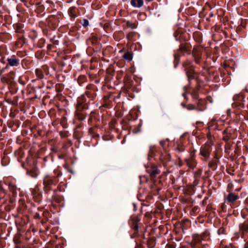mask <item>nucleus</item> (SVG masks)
<instances>
[{"instance_id": "obj_9", "label": "nucleus", "mask_w": 248, "mask_h": 248, "mask_svg": "<svg viewBox=\"0 0 248 248\" xmlns=\"http://www.w3.org/2000/svg\"><path fill=\"white\" fill-rule=\"evenodd\" d=\"M187 166L189 168L193 169L197 165V161L194 155H192L190 158L185 159Z\"/></svg>"}, {"instance_id": "obj_54", "label": "nucleus", "mask_w": 248, "mask_h": 248, "mask_svg": "<svg viewBox=\"0 0 248 248\" xmlns=\"http://www.w3.org/2000/svg\"><path fill=\"white\" fill-rule=\"evenodd\" d=\"M52 47V45L49 44L47 45V47L48 50H50Z\"/></svg>"}, {"instance_id": "obj_61", "label": "nucleus", "mask_w": 248, "mask_h": 248, "mask_svg": "<svg viewBox=\"0 0 248 248\" xmlns=\"http://www.w3.org/2000/svg\"><path fill=\"white\" fill-rule=\"evenodd\" d=\"M199 40H198V39H197V41L200 42V41H201V39H200V34H199Z\"/></svg>"}, {"instance_id": "obj_3", "label": "nucleus", "mask_w": 248, "mask_h": 248, "mask_svg": "<svg viewBox=\"0 0 248 248\" xmlns=\"http://www.w3.org/2000/svg\"><path fill=\"white\" fill-rule=\"evenodd\" d=\"M213 145L212 142L209 141H206L201 147L199 155L202 156V160L206 161L209 158Z\"/></svg>"}, {"instance_id": "obj_31", "label": "nucleus", "mask_w": 248, "mask_h": 248, "mask_svg": "<svg viewBox=\"0 0 248 248\" xmlns=\"http://www.w3.org/2000/svg\"><path fill=\"white\" fill-rule=\"evenodd\" d=\"M156 243L154 239H149L147 241V245L149 248H153L155 246Z\"/></svg>"}, {"instance_id": "obj_11", "label": "nucleus", "mask_w": 248, "mask_h": 248, "mask_svg": "<svg viewBox=\"0 0 248 248\" xmlns=\"http://www.w3.org/2000/svg\"><path fill=\"white\" fill-rule=\"evenodd\" d=\"M230 131V128L228 127L226 128L222 132V140L225 142L228 141L231 138V134Z\"/></svg>"}, {"instance_id": "obj_6", "label": "nucleus", "mask_w": 248, "mask_h": 248, "mask_svg": "<svg viewBox=\"0 0 248 248\" xmlns=\"http://www.w3.org/2000/svg\"><path fill=\"white\" fill-rule=\"evenodd\" d=\"M202 49L199 46L194 47L192 50V56L196 63H199L202 58Z\"/></svg>"}, {"instance_id": "obj_35", "label": "nucleus", "mask_w": 248, "mask_h": 248, "mask_svg": "<svg viewBox=\"0 0 248 248\" xmlns=\"http://www.w3.org/2000/svg\"><path fill=\"white\" fill-rule=\"evenodd\" d=\"M226 228L223 227H220L217 231V233L219 235L226 234Z\"/></svg>"}, {"instance_id": "obj_22", "label": "nucleus", "mask_w": 248, "mask_h": 248, "mask_svg": "<svg viewBox=\"0 0 248 248\" xmlns=\"http://www.w3.org/2000/svg\"><path fill=\"white\" fill-rule=\"evenodd\" d=\"M51 200L53 202H55L57 203H60L62 201V197L60 195H57V193H53V195L51 198Z\"/></svg>"}, {"instance_id": "obj_55", "label": "nucleus", "mask_w": 248, "mask_h": 248, "mask_svg": "<svg viewBox=\"0 0 248 248\" xmlns=\"http://www.w3.org/2000/svg\"><path fill=\"white\" fill-rule=\"evenodd\" d=\"M0 62L3 63H5V62L4 61V58H2L1 59H0Z\"/></svg>"}, {"instance_id": "obj_57", "label": "nucleus", "mask_w": 248, "mask_h": 248, "mask_svg": "<svg viewBox=\"0 0 248 248\" xmlns=\"http://www.w3.org/2000/svg\"><path fill=\"white\" fill-rule=\"evenodd\" d=\"M58 43H59V41H57V40L53 42V44H54V45H58Z\"/></svg>"}, {"instance_id": "obj_33", "label": "nucleus", "mask_w": 248, "mask_h": 248, "mask_svg": "<svg viewBox=\"0 0 248 248\" xmlns=\"http://www.w3.org/2000/svg\"><path fill=\"white\" fill-rule=\"evenodd\" d=\"M86 80V77L85 75H80L78 78V82L79 85L82 84Z\"/></svg>"}, {"instance_id": "obj_8", "label": "nucleus", "mask_w": 248, "mask_h": 248, "mask_svg": "<svg viewBox=\"0 0 248 248\" xmlns=\"http://www.w3.org/2000/svg\"><path fill=\"white\" fill-rule=\"evenodd\" d=\"M76 108L77 111H83L84 109L88 108V105L84 103L83 99L80 98L77 101Z\"/></svg>"}, {"instance_id": "obj_53", "label": "nucleus", "mask_w": 248, "mask_h": 248, "mask_svg": "<svg viewBox=\"0 0 248 248\" xmlns=\"http://www.w3.org/2000/svg\"><path fill=\"white\" fill-rule=\"evenodd\" d=\"M166 159H167V161H170V155H169V154H167V155H166Z\"/></svg>"}, {"instance_id": "obj_19", "label": "nucleus", "mask_w": 248, "mask_h": 248, "mask_svg": "<svg viewBox=\"0 0 248 248\" xmlns=\"http://www.w3.org/2000/svg\"><path fill=\"white\" fill-rule=\"evenodd\" d=\"M131 4L133 7L140 8L143 5V0H131Z\"/></svg>"}, {"instance_id": "obj_14", "label": "nucleus", "mask_w": 248, "mask_h": 248, "mask_svg": "<svg viewBox=\"0 0 248 248\" xmlns=\"http://www.w3.org/2000/svg\"><path fill=\"white\" fill-rule=\"evenodd\" d=\"M9 190L12 192L13 196H16L17 194V187L13 182H10L8 184Z\"/></svg>"}, {"instance_id": "obj_58", "label": "nucleus", "mask_w": 248, "mask_h": 248, "mask_svg": "<svg viewBox=\"0 0 248 248\" xmlns=\"http://www.w3.org/2000/svg\"><path fill=\"white\" fill-rule=\"evenodd\" d=\"M244 248H248V243H247L245 245Z\"/></svg>"}, {"instance_id": "obj_50", "label": "nucleus", "mask_w": 248, "mask_h": 248, "mask_svg": "<svg viewBox=\"0 0 248 248\" xmlns=\"http://www.w3.org/2000/svg\"><path fill=\"white\" fill-rule=\"evenodd\" d=\"M187 109L189 110L193 109L195 108V107L192 105H188L187 107Z\"/></svg>"}, {"instance_id": "obj_23", "label": "nucleus", "mask_w": 248, "mask_h": 248, "mask_svg": "<svg viewBox=\"0 0 248 248\" xmlns=\"http://www.w3.org/2000/svg\"><path fill=\"white\" fill-rule=\"evenodd\" d=\"M27 174L32 178H36L38 175V171L36 169H32L27 171Z\"/></svg>"}, {"instance_id": "obj_34", "label": "nucleus", "mask_w": 248, "mask_h": 248, "mask_svg": "<svg viewBox=\"0 0 248 248\" xmlns=\"http://www.w3.org/2000/svg\"><path fill=\"white\" fill-rule=\"evenodd\" d=\"M94 127H92L89 128V134L92 136L93 138L98 137H99L98 134H95L94 131Z\"/></svg>"}, {"instance_id": "obj_45", "label": "nucleus", "mask_w": 248, "mask_h": 248, "mask_svg": "<svg viewBox=\"0 0 248 248\" xmlns=\"http://www.w3.org/2000/svg\"><path fill=\"white\" fill-rule=\"evenodd\" d=\"M223 248H238V247L233 244H230L228 245L225 246Z\"/></svg>"}, {"instance_id": "obj_51", "label": "nucleus", "mask_w": 248, "mask_h": 248, "mask_svg": "<svg viewBox=\"0 0 248 248\" xmlns=\"http://www.w3.org/2000/svg\"><path fill=\"white\" fill-rule=\"evenodd\" d=\"M97 41V38L95 36H93L92 38V41L93 43H96Z\"/></svg>"}, {"instance_id": "obj_17", "label": "nucleus", "mask_w": 248, "mask_h": 248, "mask_svg": "<svg viewBox=\"0 0 248 248\" xmlns=\"http://www.w3.org/2000/svg\"><path fill=\"white\" fill-rule=\"evenodd\" d=\"M147 171L152 177H155L158 173V171L155 166H152L147 170Z\"/></svg>"}, {"instance_id": "obj_25", "label": "nucleus", "mask_w": 248, "mask_h": 248, "mask_svg": "<svg viewBox=\"0 0 248 248\" xmlns=\"http://www.w3.org/2000/svg\"><path fill=\"white\" fill-rule=\"evenodd\" d=\"M68 14L70 16L73 18H76L77 16L76 14V8L75 7H71L68 10Z\"/></svg>"}, {"instance_id": "obj_1", "label": "nucleus", "mask_w": 248, "mask_h": 248, "mask_svg": "<svg viewBox=\"0 0 248 248\" xmlns=\"http://www.w3.org/2000/svg\"><path fill=\"white\" fill-rule=\"evenodd\" d=\"M210 239V233L208 230H205L201 234H194L192 236L191 246L193 248H202L201 246L205 247L206 244H202V241L208 240Z\"/></svg>"}, {"instance_id": "obj_32", "label": "nucleus", "mask_w": 248, "mask_h": 248, "mask_svg": "<svg viewBox=\"0 0 248 248\" xmlns=\"http://www.w3.org/2000/svg\"><path fill=\"white\" fill-rule=\"evenodd\" d=\"M53 172L55 175V176L53 177L54 178H56V179H59V178L62 175V171L58 169H55Z\"/></svg>"}, {"instance_id": "obj_24", "label": "nucleus", "mask_w": 248, "mask_h": 248, "mask_svg": "<svg viewBox=\"0 0 248 248\" xmlns=\"http://www.w3.org/2000/svg\"><path fill=\"white\" fill-rule=\"evenodd\" d=\"M64 184L63 182H61L59 184L57 188L53 190V193L56 194L57 192H62L64 191Z\"/></svg>"}, {"instance_id": "obj_49", "label": "nucleus", "mask_w": 248, "mask_h": 248, "mask_svg": "<svg viewBox=\"0 0 248 248\" xmlns=\"http://www.w3.org/2000/svg\"><path fill=\"white\" fill-rule=\"evenodd\" d=\"M131 228L134 230L137 231L138 230L139 226H138V225L137 224V223H134L133 225H132Z\"/></svg>"}, {"instance_id": "obj_12", "label": "nucleus", "mask_w": 248, "mask_h": 248, "mask_svg": "<svg viewBox=\"0 0 248 248\" xmlns=\"http://www.w3.org/2000/svg\"><path fill=\"white\" fill-rule=\"evenodd\" d=\"M179 49L183 53H190V47L187 44H181L179 46Z\"/></svg>"}, {"instance_id": "obj_28", "label": "nucleus", "mask_w": 248, "mask_h": 248, "mask_svg": "<svg viewBox=\"0 0 248 248\" xmlns=\"http://www.w3.org/2000/svg\"><path fill=\"white\" fill-rule=\"evenodd\" d=\"M123 57L124 60L127 61H131L133 59V55L132 53L127 52L124 54Z\"/></svg>"}, {"instance_id": "obj_36", "label": "nucleus", "mask_w": 248, "mask_h": 248, "mask_svg": "<svg viewBox=\"0 0 248 248\" xmlns=\"http://www.w3.org/2000/svg\"><path fill=\"white\" fill-rule=\"evenodd\" d=\"M135 35V32H130L128 33L126 35V38L129 41H132L133 37Z\"/></svg>"}, {"instance_id": "obj_62", "label": "nucleus", "mask_w": 248, "mask_h": 248, "mask_svg": "<svg viewBox=\"0 0 248 248\" xmlns=\"http://www.w3.org/2000/svg\"><path fill=\"white\" fill-rule=\"evenodd\" d=\"M177 57H178V56L176 54H175V55H174L175 59H176Z\"/></svg>"}, {"instance_id": "obj_56", "label": "nucleus", "mask_w": 248, "mask_h": 248, "mask_svg": "<svg viewBox=\"0 0 248 248\" xmlns=\"http://www.w3.org/2000/svg\"><path fill=\"white\" fill-rule=\"evenodd\" d=\"M59 158L60 159H62L64 158V155H59Z\"/></svg>"}, {"instance_id": "obj_13", "label": "nucleus", "mask_w": 248, "mask_h": 248, "mask_svg": "<svg viewBox=\"0 0 248 248\" xmlns=\"http://www.w3.org/2000/svg\"><path fill=\"white\" fill-rule=\"evenodd\" d=\"M218 158L217 155H215L214 158L210 160L208 163V167L213 170H215L217 167V163Z\"/></svg>"}, {"instance_id": "obj_42", "label": "nucleus", "mask_w": 248, "mask_h": 248, "mask_svg": "<svg viewBox=\"0 0 248 248\" xmlns=\"http://www.w3.org/2000/svg\"><path fill=\"white\" fill-rule=\"evenodd\" d=\"M81 23L84 27L88 26L89 24V21L87 19H83Z\"/></svg>"}, {"instance_id": "obj_29", "label": "nucleus", "mask_w": 248, "mask_h": 248, "mask_svg": "<svg viewBox=\"0 0 248 248\" xmlns=\"http://www.w3.org/2000/svg\"><path fill=\"white\" fill-rule=\"evenodd\" d=\"M36 76L39 78H43L44 77V71L43 68L37 69L35 70Z\"/></svg>"}, {"instance_id": "obj_63", "label": "nucleus", "mask_w": 248, "mask_h": 248, "mask_svg": "<svg viewBox=\"0 0 248 248\" xmlns=\"http://www.w3.org/2000/svg\"><path fill=\"white\" fill-rule=\"evenodd\" d=\"M236 96H234V99H235V98H236Z\"/></svg>"}, {"instance_id": "obj_41", "label": "nucleus", "mask_w": 248, "mask_h": 248, "mask_svg": "<svg viewBox=\"0 0 248 248\" xmlns=\"http://www.w3.org/2000/svg\"><path fill=\"white\" fill-rule=\"evenodd\" d=\"M5 195L4 189L2 187L1 183H0V200Z\"/></svg>"}, {"instance_id": "obj_26", "label": "nucleus", "mask_w": 248, "mask_h": 248, "mask_svg": "<svg viewBox=\"0 0 248 248\" xmlns=\"http://www.w3.org/2000/svg\"><path fill=\"white\" fill-rule=\"evenodd\" d=\"M202 173V169H198L194 172V178L195 181H198Z\"/></svg>"}, {"instance_id": "obj_20", "label": "nucleus", "mask_w": 248, "mask_h": 248, "mask_svg": "<svg viewBox=\"0 0 248 248\" xmlns=\"http://www.w3.org/2000/svg\"><path fill=\"white\" fill-rule=\"evenodd\" d=\"M76 116L79 121L84 120L86 117V114L84 111H76Z\"/></svg>"}, {"instance_id": "obj_43", "label": "nucleus", "mask_w": 248, "mask_h": 248, "mask_svg": "<svg viewBox=\"0 0 248 248\" xmlns=\"http://www.w3.org/2000/svg\"><path fill=\"white\" fill-rule=\"evenodd\" d=\"M42 68H43V70L44 71V75H46V76L48 75L49 74L48 67L47 66H44L42 67Z\"/></svg>"}, {"instance_id": "obj_27", "label": "nucleus", "mask_w": 248, "mask_h": 248, "mask_svg": "<svg viewBox=\"0 0 248 248\" xmlns=\"http://www.w3.org/2000/svg\"><path fill=\"white\" fill-rule=\"evenodd\" d=\"M85 94L87 95V96L90 98L91 100H93L96 97V95L95 94V93L93 91L91 90L86 91L85 92Z\"/></svg>"}, {"instance_id": "obj_7", "label": "nucleus", "mask_w": 248, "mask_h": 248, "mask_svg": "<svg viewBox=\"0 0 248 248\" xmlns=\"http://www.w3.org/2000/svg\"><path fill=\"white\" fill-rule=\"evenodd\" d=\"M7 65L10 66H17L19 65L20 60L15 55H12L7 59Z\"/></svg>"}, {"instance_id": "obj_44", "label": "nucleus", "mask_w": 248, "mask_h": 248, "mask_svg": "<svg viewBox=\"0 0 248 248\" xmlns=\"http://www.w3.org/2000/svg\"><path fill=\"white\" fill-rule=\"evenodd\" d=\"M168 142V139H166V140H161L160 141V145L162 147H164L166 144V142Z\"/></svg>"}, {"instance_id": "obj_60", "label": "nucleus", "mask_w": 248, "mask_h": 248, "mask_svg": "<svg viewBox=\"0 0 248 248\" xmlns=\"http://www.w3.org/2000/svg\"><path fill=\"white\" fill-rule=\"evenodd\" d=\"M209 16H210V17H212V16H213V14L212 13H211L210 14V15H209Z\"/></svg>"}, {"instance_id": "obj_15", "label": "nucleus", "mask_w": 248, "mask_h": 248, "mask_svg": "<svg viewBox=\"0 0 248 248\" xmlns=\"http://www.w3.org/2000/svg\"><path fill=\"white\" fill-rule=\"evenodd\" d=\"M239 197L237 195L233 193H230L228 195L226 200L229 202H233L238 199Z\"/></svg>"}, {"instance_id": "obj_59", "label": "nucleus", "mask_w": 248, "mask_h": 248, "mask_svg": "<svg viewBox=\"0 0 248 248\" xmlns=\"http://www.w3.org/2000/svg\"><path fill=\"white\" fill-rule=\"evenodd\" d=\"M19 83H21V84H24V83L23 81H22L20 80V79H19Z\"/></svg>"}, {"instance_id": "obj_4", "label": "nucleus", "mask_w": 248, "mask_h": 248, "mask_svg": "<svg viewBox=\"0 0 248 248\" xmlns=\"http://www.w3.org/2000/svg\"><path fill=\"white\" fill-rule=\"evenodd\" d=\"M192 63L191 61L187 60L185 61L183 64L189 81L194 79L195 78V73L194 72V67L192 65Z\"/></svg>"}, {"instance_id": "obj_16", "label": "nucleus", "mask_w": 248, "mask_h": 248, "mask_svg": "<svg viewBox=\"0 0 248 248\" xmlns=\"http://www.w3.org/2000/svg\"><path fill=\"white\" fill-rule=\"evenodd\" d=\"M175 145V150L179 152H182L185 149V146L183 144V142L181 140L177 141Z\"/></svg>"}, {"instance_id": "obj_21", "label": "nucleus", "mask_w": 248, "mask_h": 248, "mask_svg": "<svg viewBox=\"0 0 248 248\" xmlns=\"http://www.w3.org/2000/svg\"><path fill=\"white\" fill-rule=\"evenodd\" d=\"M239 229L243 233L247 232L248 231V221H245L243 223L240 224Z\"/></svg>"}, {"instance_id": "obj_46", "label": "nucleus", "mask_w": 248, "mask_h": 248, "mask_svg": "<svg viewBox=\"0 0 248 248\" xmlns=\"http://www.w3.org/2000/svg\"><path fill=\"white\" fill-rule=\"evenodd\" d=\"M191 95L192 96V97L195 99L198 98V93L196 91L194 90L193 91L192 93H191Z\"/></svg>"}, {"instance_id": "obj_37", "label": "nucleus", "mask_w": 248, "mask_h": 248, "mask_svg": "<svg viewBox=\"0 0 248 248\" xmlns=\"http://www.w3.org/2000/svg\"><path fill=\"white\" fill-rule=\"evenodd\" d=\"M95 114V111H92L90 113V117L88 119V124H91L93 122V119L94 118V114Z\"/></svg>"}, {"instance_id": "obj_18", "label": "nucleus", "mask_w": 248, "mask_h": 248, "mask_svg": "<svg viewBox=\"0 0 248 248\" xmlns=\"http://www.w3.org/2000/svg\"><path fill=\"white\" fill-rule=\"evenodd\" d=\"M197 104V109L200 111L203 110L205 108V101L204 100L200 99L198 100Z\"/></svg>"}, {"instance_id": "obj_10", "label": "nucleus", "mask_w": 248, "mask_h": 248, "mask_svg": "<svg viewBox=\"0 0 248 248\" xmlns=\"http://www.w3.org/2000/svg\"><path fill=\"white\" fill-rule=\"evenodd\" d=\"M222 122L219 120H212L208 123V128L209 131L215 130L218 129V125L219 123H221Z\"/></svg>"}, {"instance_id": "obj_38", "label": "nucleus", "mask_w": 248, "mask_h": 248, "mask_svg": "<svg viewBox=\"0 0 248 248\" xmlns=\"http://www.w3.org/2000/svg\"><path fill=\"white\" fill-rule=\"evenodd\" d=\"M22 25L21 24H18L16 26V31L18 33H22Z\"/></svg>"}, {"instance_id": "obj_30", "label": "nucleus", "mask_w": 248, "mask_h": 248, "mask_svg": "<svg viewBox=\"0 0 248 248\" xmlns=\"http://www.w3.org/2000/svg\"><path fill=\"white\" fill-rule=\"evenodd\" d=\"M126 26L127 28H131L132 29H134L137 28V24L136 22H131L130 21H126Z\"/></svg>"}, {"instance_id": "obj_52", "label": "nucleus", "mask_w": 248, "mask_h": 248, "mask_svg": "<svg viewBox=\"0 0 248 248\" xmlns=\"http://www.w3.org/2000/svg\"><path fill=\"white\" fill-rule=\"evenodd\" d=\"M138 128L139 129H137V130H135V129L133 130L134 132L137 133V132H139L140 131V128L141 126V124H138Z\"/></svg>"}, {"instance_id": "obj_48", "label": "nucleus", "mask_w": 248, "mask_h": 248, "mask_svg": "<svg viewBox=\"0 0 248 248\" xmlns=\"http://www.w3.org/2000/svg\"><path fill=\"white\" fill-rule=\"evenodd\" d=\"M60 135L61 137L65 138L67 136V132H65V131H63V132L61 131L60 132Z\"/></svg>"}, {"instance_id": "obj_5", "label": "nucleus", "mask_w": 248, "mask_h": 248, "mask_svg": "<svg viewBox=\"0 0 248 248\" xmlns=\"http://www.w3.org/2000/svg\"><path fill=\"white\" fill-rule=\"evenodd\" d=\"M31 194L36 202H40L41 201L42 193L38 185H36L34 188L32 189Z\"/></svg>"}, {"instance_id": "obj_2", "label": "nucleus", "mask_w": 248, "mask_h": 248, "mask_svg": "<svg viewBox=\"0 0 248 248\" xmlns=\"http://www.w3.org/2000/svg\"><path fill=\"white\" fill-rule=\"evenodd\" d=\"M59 181V179H56L53 176L49 174L45 175L43 178V188L45 193L48 194L52 190V186L56 185Z\"/></svg>"}, {"instance_id": "obj_47", "label": "nucleus", "mask_w": 248, "mask_h": 248, "mask_svg": "<svg viewBox=\"0 0 248 248\" xmlns=\"http://www.w3.org/2000/svg\"><path fill=\"white\" fill-rule=\"evenodd\" d=\"M14 241L16 244H19L20 242V237L18 236L15 237L14 238Z\"/></svg>"}, {"instance_id": "obj_40", "label": "nucleus", "mask_w": 248, "mask_h": 248, "mask_svg": "<svg viewBox=\"0 0 248 248\" xmlns=\"http://www.w3.org/2000/svg\"><path fill=\"white\" fill-rule=\"evenodd\" d=\"M232 144L229 142L228 141L226 142V144L225 145V150L226 152H228L229 150H230L231 148Z\"/></svg>"}, {"instance_id": "obj_39", "label": "nucleus", "mask_w": 248, "mask_h": 248, "mask_svg": "<svg viewBox=\"0 0 248 248\" xmlns=\"http://www.w3.org/2000/svg\"><path fill=\"white\" fill-rule=\"evenodd\" d=\"M207 141H210L212 142V144H214V142L212 139V135L210 133V131L209 130L208 132L207 133Z\"/></svg>"}]
</instances>
